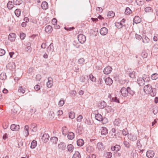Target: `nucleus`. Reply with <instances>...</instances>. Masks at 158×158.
I'll use <instances>...</instances> for the list:
<instances>
[{
    "instance_id": "ea45409f",
    "label": "nucleus",
    "mask_w": 158,
    "mask_h": 158,
    "mask_svg": "<svg viewBox=\"0 0 158 158\" xmlns=\"http://www.w3.org/2000/svg\"><path fill=\"white\" fill-rule=\"evenodd\" d=\"M21 13V11L20 9H16L15 11V13L17 17H19Z\"/></svg>"
},
{
    "instance_id": "b1692460",
    "label": "nucleus",
    "mask_w": 158,
    "mask_h": 158,
    "mask_svg": "<svg viewBox=\"0 0 158 158\" xmlns=\"http://www.w3.org/2000/svg\"><path fill=\"white\" fill-rule=\"evenodd\" d=\"M141 21L140 18L138 16H135L133 20V23L136 24L139 23Z\"/></svg>"
},
{
    "instance_id": "e2e57ef3",
    "label": "nucleus",
    "mask_w": 158,
    "mask_h": 158,
    "mask_svg": "<svg viewBox=\"0 0 158 158\" xmlns=\"http://www.w3.org/2000/svg\"><path fill=\"white\" fill-rule=\"evenodd\" d=\"M52 23L53 25H56L57 24V21L55 18H53L52 20Z\"/></svg>"
},
{
    "instance_id": "338daca9",
    "label": "nucleus",
    "mask_w": 158,
    "mask_h": 158,
    "mask_svg": "<svg viewBox=\"0 0 158 158\" xmlns=\"http://www.w3.org/2000/svg\"><path fill=\"white\" fill-rule=\"evenodd\" d=\"M122 134L123 135H126L128 133V131H127L126 130L123 129L122 131Z\"/></svg>"
},
{
    "instance_id": "a18cd8bd",
    "label": "nucleus",
    "mask_w": 158,
    "mask_h": 158,
    "mask_svg": "<svg viewBox=\"0 0 158 158\" xmlns=\"http://www.w3.org/2000/svg\"><path fill=\"white\" fill-rule=\"evenodd\" d=\"M141 56L143 58H146L148 56V54L146 52L143 51L141 53Z\"/></svg>"
},
{
    "instance_id": "a878e982",
    "label": "nucleus",
    "mask_w": 158,
    "mask_h": 158,
    "mask_svg": "<svg viewBox=\"0 0 158 158\" xmlns=\"http://www.w3.org/2000/svg\"><path fill=\"white\" fill-rule=\"evenodd\" d=\"M29 127L28 125H26L24 127V132L26 136H27L29 135Z\"/></svg>"
},
{
    "instance_id": "bf43d9fd",
    "label": "nucleus",
    "mask_w": 158,
    "mask_h": 158,
    "mask_svg": "<svg viewBox=\"0 0 158 158\" xmlns=\"http://www.w3.org/2000/svg\"><path fill=\"white\" fill-rule=\"evenodd\" d=\"M129 76L130 77L133 78L135 77V73L134 72H131L129 73Z\"/></svg>"
},
{
    "instance_id": "bb28decb",
    "label": "nucleus",
    "mask_w": 158,
    "mask_h": 158,
    "mask_svg": "<svg viewBox=\"0 0 158 158\" xmlns=\"http://www.w3.org/2000/svg\"><path fill=\"white\" fill-rule=\"evenodd\" d=\"M67 137L68 139H73L74 137V134L73 132H70L68 133Z\"/></svg>"
},
{
    "instance_id": "e433bc0d",
    "label": "nucleus",
    "mask_w": 158,
    "mask_h": 158,
    "mask_svg": "<svg viewBox=\"0 0 158 158\" xmlns=\"http://www.w3.org/2000/svg\"><path fill=\"white\" fill-rule=\"evenodd\" d=\"M37 145V142L35 140H33L31 143V148L33 149Z\"/></svg>"
},
{
    "instance_id": "412c9836",
    "label": "nucleus",
    "mask_w": 158,
    "mask_h": 158,
    "mask_svg": "<svg viewBox=\"0 0 158 158\" xmlns=\"http://www.w3.org/2000/svg\"><path fill=\"white\" fill-rule=\"evenodd\" d=\"M15 64L14 63H9L6 65V67L12 70L15 69Z\"/></svg>"
},
{
    "instance_id": "f704fd0d",
    "label": "nucleus",
    "mask_w": 158,
    "mask_h": 158,
    "mask_svg": "<svg viewBox=\"0 0 158 158\" xmlns=\"http://www.w3.org/2000/svg\"><path fill=\"white\" fill-rule=\"evenodd\" d=\"M13 3L16 5H19L23 2L22 0H13Z\"/></svg>"
},
{
    "instance_id": "8fccbe9b",
    "label": "nucleus",
    "mask_w": 158,
    "mask_h": 158,
    "mask_svg": "<svg viewBox=\"0 0 158 158\" xmlns=\"http://www.w3.org/2000/svg\"><path fill=\"white\" fill-rule=\"evenodd\" d=\"M124 145L127 148H129L130 146V145L129 143V142L126 141H124Z\"/></svg>"
},
{
    "instance_id": "6e6d98bb",
    "label": "nucleus",
    "mask_w": 158,
    "mask_h": 158,
    "mask_svg": "<svg viewBox=\"0 0 158 158\" xmlns=\"http://www.w3.org/2000/svg\"><path fill=\"white\" fill-rule=\"evenodd\" d=\"M18 91L19 92L22 93L23 94L25 92V90L23 89L22 87V86L19 87Z\"/></svg>"
},
{
    "instance_id": "dca6fc26",
    "label": "nucleus",
    "mask_w": 158,
    "mask_h": 158,
    "mask_svg": "<svg viewBox=\"0 0 158 158\" xmlns=\"http://www.w3.org/2000/svg\"><path fill=\"white\" fill-rule=\"evenodd\" d=\"M52 30V28L50 25H47L45 27V31L46 33H50Z\"/></svg>"
},
{
    "instance_id": "5701e85b",
    "label": "nucleus",
    "mask_w": 158,
    "mask_h": 158,
    "mask_svg": "<svg viewBox=\"0 0 158 158\" xmlns=\"http://www.w3.org/2000/svg\"><path fill=\"white\" fill-rule=\"evenodd\" d=\"M120 148V147L119 145H117L115 146H112L111 148V150L112 151H118Z\"/></svg>"
},
{
    "instance_id": "4468645a",
    "label": "nucleus",
    "mask_w": 158,
    "mask_h": 158,
    "mask_svg": "<svg viewBox=\"0 0 158 158\" xmlns=\"http://www.w3.org/2000/svg\"><path fill=\"white\" fill-rule=\"evenodd\" d=\"M10 129L12 131H17L19 129V125L13 124L10 126Z\"/></svg>"
},
{
    "instance_id": "774afa93",
    "label": "nucleus",
    "mask_w": 158,
    "mask_h": 158,
    "mask_svg": "<svg viewBox=\"0 0 158 158\" xmlns=\"http://www.w3.org/2000/svg\"><path fill=\"white\" fill-rule=\"evenodd\" d=\"M63 113L62 111L61 110H59L57 112V114L58 115H61Z\"/></svg>"
},
{
    "instance_id": "6e6552de",
    "label": "nucleus",
    "mask_w": 158,
    "mask_h": 158,
    "mask_svg": "<svg viewBox=\"0 0 158 158\" xmlns=\"http://www.w3.org/2000/svg\"><path fill=\"white\" fill-rule=\"evenodd\" d=\"M145 80L143 78L139 77L137 79V82L138 84L140 86H143L144 85Z\"/></svg>"
},
{
    "instance_id": "09e8293b",
    "label": "nucleus",
    "mask_w": 158,
    "mask_h": 158,
    "mask_svg": "<svg viewBox=\"0 0 158 158\" xmlns=\"http://www.w3.org/2000/svg\"><path fill=\"white\" fill-rule=\"evenodd\" d=\"M64 102L63 99H61L59 103V105L60 106H62L64 104Z\"/></svg>"
},
{
    "instance_id": "de8ad7c7",
    "label": "nucleus",
    "mask_w": 158,
    "mask_h": 158,
    "mask_svg": "<svg viewBox=\"0 0 158 158\" xmlns=\"http://www.w3.org/2000/svg\"><path fill=\"white\" fill-rule=\"evenodd\" d=\"M6 52L5 50L3 49H0V56H2L5 54Z\"/></svg>"
},
{
    "instance_id": "473e14b6",
    "label": "nucleus",
    "mask_w": 158,
    "mask_h": 158,
    "mask_svg": "<svg viewBox=\"0 0 158 158\" xmlns=\"http://www.w3.org/2000/svg\"><path fill=\"white\" fill-rule=\"evenodd\" d=\"M6 78V76L4 73H2L0 75V79L2 80H4Z\"/></svg>"
},
{
    "instance_id": "c85d7f7f",
    "label": "nucleus",
    "mask_w": 158,
    "mask_h": 158,
    "mask_svg": "<svg viewBox=\"0 0 158 158\" xmlns=\"http://www.w3.org/2000/svg\"><path fill=\"white\" fill-rule=\"evenodd\" d=\"M50 141L53 143H56L58 141V138L56 137H53L51 138Z\"/></svg>"
},
{
    "instance_id": "cd10ccee",
    "label": "nucleus",
    "mask_w": 158,
    "mask_h": 158,
    "mask_svg": "<svg viewBox=\"0 0 158 158\" xmlns=\"http://www.w3.org/2000/svg\"><path fill=\"white\" fill-rule=\"evenodd\" d=\"M77 145L79 146H82L84 144L83 140L82 139H79L77 141Z\"/></svg>"
},
{
    "instance_id": "c9c22d12",
    "label": "nucleus",
    "mask_w": 158,
    "mask_h": 158,
    "mask_svg": "<svg viewBox=\"0 0 158 158\" xmlns=\"http://www.w3.org/2000/svg\"><path fill=\"white\" fill-rule=\"evenodd\" d=\"M158 78V74L155 73L152 74L151 76V78L152 80H156Z\"/></svg>"
},
{
    "instance_id": "13d9d810",
    "label": "nucleus",
    "mask_w": 158,
    "mask_h": 158,
    "mask_svg": "<svg viewBox=\"0 0 158 158\" xmlns=\"http://www.w3.org/2000/svg\"><path fill=\"white\" fill-rule=\"evenodd\" d=\"M135 37L139 40H140L142 38L141 36L136 34L135 35Z\"/></svg>"
},
{
    "instance_id": "f03ea898",
    "label": "nucleus",
    "mask_w": 158,
    "mask_h": 158,
    "mask_svg": "<svg viewBox=\"0 0 158 158\" xmlns=\"http://www.w3.org/2000/svg\"><path fill=\"white\" fill-rule=\"evenodd\" d=\"M129 89V87H128L127 88L125 87H123L121 88L120 93L123 96L126 97L128 95V90L130 89Z\"/></svg>"
},
{
    "instance_id": "393cba45",
    "label": "nucleus",
    "mask_w": 158,
    "mask_h": 158,
    "mask_svg": "<svg viewBox=\"0 0 158 158\" xmlns=\"http://www.w3.org/2000/svg\"><path fill=\"white\" fill-rule=\"evenodd\" d=\"M142 42L143 43L146 44L148 43L150 41L149 39L146 36H144L142 38Z\"/></svg>"
},
{
    "instance_id": "052dcab7",
    "label": "nucleus",
    "mask_w": 158,
    "mask_h": 158,
    "mask_svg": "<svg viewBox=\"0 0 158 158\" xmlns=\"http://www.w3.org/2000/svg\"><path fill=\"white\" fill-rule=\"evenodd\" d=\"M80 81L82 82H84L85 80V78L84 76H82L80 77Z\"/></svg>"
},
{
    "instance_id": "4be33fe9",
    "label": "nucleus",
    "mask_w": 158,
    "mask_h": 158,
    "mask_svg": "<svg viewBox=\"0 0 158 158\" xmlns=\"http://www.w3.org/2000/svg\"><path fill=\"white\" fill-rule=\"evenodd\" d=\"M41 7L44 10L47 9L48 7V5L47 2L46 1L43 2L41 4Z\"/></svg>"
},
{
    "instance_id": "3c124183",
    "label": "nucleus",
    "mask_w": 158,
    "mask_h": 158,
    "mask_svg": "<svg viewBox=\"0 0 158 158\" xmlns=\"http://www.w3.org/2000/svg\"><path fill=\"white\" fill-rule=\"evenodd\" d=\"M41 78V76L39 74H37L35 77V79L36 81H40Z\"/></svg>"
},
{
    "instance_id": "2f4dec72",
    "label": "nucleus",
    "mask_w": 158,
    "mask_h": 158,
    "mask_svg": "<svg viewBox=\"0 0 158 158\" xmlns=\"http://www.w3.org/2000/svg\"><path fill=\"white\" fill-rule=\"evenodd\" d=\"M115 15V14L112 11H109L108 13L107 16L109 18H111L114 17Z\"/></svg>"
},
{
    "instance_id": "4d7b16f0",
    "label": "nucleus",
    "mask_w": 158,
    "mask_h": 158,
    "mask_svg": "<svg viewBox=\"0 0 158 158\" xmlns=\"http://www.w3.org/2000/svg\"><path fill=\"white\" fill-rule=\"evenodd\" d=\"M26 36V35L23 33H21L20 35V38L22 39H24Z\"/></svg>"
},
{
    "instance_id": "39448f33",
    "label": "nucleus",
    "mask_w": 158,
    "mask_h": 158,
    "mask_svg": "<svg viewBox=\"0 0 158 158\" xmlns=\"http://www.w3.org/2000/svg\"><path fill=\"white\" fill-rule=\"evenodd\" d=\"M128 138L130 140L134 141L137 139V136L135 134L130 133L128 135Z\"/></svg>"
},
{
    "instance_id": "aec40b11",
    "label": "nucleus",
    "mask_w": 158,
    "mask_h": 158,
    "mask_svg": "<svg viewBox=\"0 0 158 158\" xmlns=\"http://www.w3.org/2000/svg\"><path fill=\"white\" fill-rule=\"evenodd\" d=\"M47 51L48 52L51 53L54 50L53 43H52L47 48Z\"/></svg>"
},
{
    "instance_id": "9d476101",
    "label": "nucleus",
    "mask_w": 158,
    "mask_h": 158,
    "mask_svg": "<svg viewBox=\"0 0 158 158\" xmlns=\"http://www.w3.org/2000/svg\"><path fill=\"white\" fill-rule=\"evenodd\" d=\"M49 138V136L47 134H44L42 137V139L44 143L48 141Z\"/></svg>"
},
{
    "instance_id": "0eeeda50",
    "label": "nucleus",
    "mask_w": 158,
    "mask_h": 158,
    "mask_svg": "<svg viewBox=\"0 0 158 158\" xmlns=\"http://www.w3.org/2000/svg\"><path fill=\"white\" fill-rule=\"evenodd\" d=\"M112 70V68L110 66H108L104 69L103 73L105 74H108L111 72Z\"/></svg>"
},
{
    "instance_id": "5fc2aeb1",
    "label": "nucleus",
    "mask_w": 158,
    "mask_h": 158,
    "mask_svg": "<svg viewBox=\"0 0 158 158\" xmlns=\"http://www.w3.org/2000/svg\"><path fill=\"white\" fill-rule=\"evenodd\" d=\"M83 117L81 115H79L77 118V122H81V121Z\"/></svg>"
},
{
    "instance_id": "a211bd4d",
    "label": "nucleus",
    "mask_w": 158,
    "mask_h": 158,
    "mask_svg": "<svg viewBox=\"0 0 158 158\" xmlns=\"http://www.w3.org/2000/svg\"><path fill=\"white\" fill-rule=\"evenodd\" d=\"M101 130V134L102 135H106L108 133V130L105 127H102Z\"/></svg>"
},
{
    "instance_id": "423d86ee",
    "label": "nucleus",
    "mask_w": 158,
    "mask_h": 158,
    "mask_svg": "<svg viewBox=\"0 0 158 158\" xmlns=\"http://www.w3.org/2000/svg\"><path fill=\"white\" fill-rule=\"evenodd\" d=\"M95 118L97 120L99 121H102V123H104V122H103V121L104 120H107V119L105 118H102V116L101 115V114H96L95 115Z\"/></svg>"
},
{
    "instance_id": "0e129e2a",
    "label": "nucleus",
    "mask_w": 158,
    "mask_h": 158,
    "mask_svg": "<svg viewBox=\"0 0 158 158\" xmlns=\"http://www.w3.org/2000/svg\"><path fill=\"white\" fill-rule=\"evenodd\" d=\"M34 89H35V90L38 91L40 89V87L39 85H36L34 87Z\"/></svg>"
},
{
    "instance_id": "7c9ffc66",
    "label": "nucleus",
    "mask_w": 158,
    "mask_h": 158,
    "mask_svg": "<svg viewBox=\"0 0 158 158\" xmlns=\"http://www.w3.org/2000/svg\"><path fill=\"white\" fill-rule=\"evenodd\" d=\"M80 154L78 151L76 152L73 156V158H80Z\"/></svg>"
},
{
    "instance_id": "a19ab883",
    "label": "nucleus",
    "mask_w": 158,
    "mask_h": 158,
    "mask_svg": "<svg viewBox=\"0 0 158 158\" xmlns=\"http://www.w3.org/2000/svg\"><path fill=\"white\" fill-rule=\"evenodd\" d=\"M75 114L73 112H70L69 113V118L73 119L75 118Z\"/></svg>"
},
{
    "instance_id": "c756f323",
    "label": "nucleus",
    "mask_w": 158,
    "mask_h": 158,
    "mask_svg": "<svg viewBox=\"0 0 158 158\" xmlns=\"http://www.w3.org/2000/svg\"><path fill=\"white\" fill-rule=\"evenodd\" d=\"M12 3V1H9L7 4V7L10 10L12 9L14 7V5Z\"/></svg>"
},
{
    "instance_id": "c03bdc74",
    "label": "nucleus",
    "mask_w": 158,
    "mask_h": 158,
    "mask_svg": "<svg viewBox=\"0 0 158 158\" xmlns=\"http://www.w3.org/2000/svg\"><path fill=\"white\" fill-rule=\"evenodd\" d=\"M89 78L92 82H95L96 81V78L94 77L92 74L89 75Z\"/></svg>"
},
{
    "instance_id": "58836bf2",
    "label": "nucleus",
    "mask_w": 158,
    "mask_h": 158,
    "mask_svg": "<svg viewBox=\"0 0 158 158\" xmlns=\"http://www.w3.org/2000/svg\"><path fill=\"white\" fill-rule=\"evenodd\" d=\"M37 125L35 123H33L31 125V128H33L32 129V131L35 132L37 130V128L36 127Z\"/></svg>"
},
{
    "instance_id": "f3484780",
    "label": "nucleus",
    "mask_w": 158,
    "mask_h": 158,
    "mask_svg": "<svg viewBox=\"0 0 158 158\" xmlns=\"http://www.w3.org/2000/svg\"><path fill=\"white\" fill-rule=\"evenodd\" d=\"M106 84L108 85H110L113 83V81L112 79L108 77H107L105 80Z\"/></svg>"
},
{
    "instance_id": "f8f14e48",
    "label": "nucleus",
    "mask_w": 158,
    "mask_h": 158,
    "mask_svg": "<svg viewBox=\"0 0 158 158\" xmlns=\"http://www.w3.org/2000/svg\"><path fill=\"white\" fill-rule=\"evenodd\" d=\"M108 33V29L105 27L102 28L100 30V33L102 35H106Z\"/></svg>"
},
{
    "instance_id": "9b49d317",
    "label": "nucleus",
    "mask_w": 158,
    "mask_h": 158,
    "mask_svg": "<svg viewBox=\"0 0 158 158\" xmlns=\"http://www.w3.org/2000/svg\"><path fill=\"white\" fill-rule=\"evenodd\" d=\"M16 37V35L14 33H10L8 36V39L11 41H14L15 40Z\"/></svg>"
},
{
    "instance_id": "1a4fd4ad",
    "label": "nucleus",
    "mask_w": 158,
    "mask_h": 158,
    "mask_svg": "<svg viewBox=\"0 0 158 158\" xmlns=\"http://www.w3.org/2000/svg\"><path fill=\"white\" fill-rule=\"evenodd\" d=\"M58 147L59 149L61 150H64L66 148V145L63 142H61L58 145Z\"/></svg>"
},
{
    "instance_id": "603ef678",
    "label": "nucleus",
    "mask_w": 158,
    "mask_h": 158,
    "mask_svg": "<svg viewBox=\"0 0 158 158\" xmlns=\"http://www.w3.org/2000/svg\"><path fill=\"white\" fill-rule=\"evenodd\" d=\"M129 88L130 89L128 90V93H129L131 95H133L135 93V92L133 90H131L130 87H129Z\"/></svg>"
},
{
    "instance_id": "f257e3e1",
    "label": "nucleus",
    "mask_w": 158,
    "mask_h": 158,
    "mask_svg": "<svg viewBox=\"0 0 158 158\" xmlns=\"http://www.w3.org/2000/svg\"><path fill=\"white\" fill-rule=\"evenodd\" d=\"M143 90L146 94H149L152 96L155 95L156 94L153 92L152 85L150 84L145 85L144 87Z\"/></svg>"
},
{
    "instance_id": "79ce46f5",
    "label": "nucleus",
    "mask_w": 158,
    "mask_h": 158,
    "mask_svg": "<svg viewBox=\"0 0 158 158\" xmlns=\"http://www.w3.org/2000/svg\"><path fill=\"white\" fill-rule=\"evenodd\" d=\"M85 61V60L83 58H81L78 60V63L80 64L83 65Z\"/></svg>"
},
{
    "instance_id": "20e7f679",
    "label": "nucleus",
    "mask_w": 158,
    "mask_h": 158,
    "mask_svg": "<svg viewBox=\"0 0 158 158\" xmlns=\"http://www.w3.org/2000/svg\"><path fill=\"white\" fill-rule=\"evenodd\" d=\"M126 19H123L120 22L116 23L115 25L118 28H121L124 26L123 24L124 23Z\"/></svg>"
},
{
    "instance_id": "37998d69",
    "label": "nucleus",
    "mask_w": 158,
    "mask_h": 158,
    "mask_svg": "<svg viewBox=\"0 0 158 158\" xmlns=\"http://www.w3.org/2000/svg\"><path fill=\"white\" fill-rule=\"evenodd\" d=\"M131 12V11L129 7L126 8L125 13V14L127 15H129Z\"/></svg>"
},
{
    "instance_id": "2eb2a0df",
    "label": "nucleus",
    "mask_w": 158,
    "mask_h": 158,
    "mask_svg": "<svg viewBox=\"0 0 158 158\" xmlns=\"http://www.w3.org/2000/svg\"><path fill=\"white\" fill-rule=\"evenodd\" d=\"M48 82L47 83V86L48 88H51L53 84V81H52V78L51 77L48 78Z\"/></svg>"
},
{
    "instance_id": "ddd939ff",
    "label": "nucleus",
    "mask_w": 158,
    "mask_h": 158,
    "mask_svg": "<svg viewBox=\"0 0 158 158\" xmlns=\"http://www.w3.org/2000/svg\"><path fill=\"white\" fill-rule=\"evenodd\" d=\"M154 155V152L152 151L149 150L147 152L146 156L149 158L153 157Z\"/></svg>"
},
{
    "instance_id": "864d4df0",
    "label": "nucleus",
    "mask_w": 158,
    "mask_h": 158,
    "mask_svg": "<svg viewBox=\"0 0 158 158\" xmlns=\"http://www.w3.org/2000/svg\"><path fill=\"white\" fill-rule=\"evenodd\" d=\"M120 123V120L118 119H115V120L114 121V124L117 126H118Z\"/></svg>"
},
{
    "instance_id": "6ab92c4d",
    "label": "nucleus",
    "mask_w": 158,
    "mask_h": 158,
    "mask_svg": "<svg viewBox=\"0 0 158 158\" xmlns=\"http://www.w3.org/2000/svg\"><path fill=\"white\" fill-rule=\"evenodd\" d=\"M106 103L104 101H101L100 103L98 104V106L100 109H103L106 106Z\"/></svg>"
},
{
    "instance_id": "69168bd1",
    "label": "nucleus",
    "mask_w": 158,
    "mask_h": 158,
    "mask_svg": "<svg viewBox=\"0 0 158 158\" xmlns=\"http://www.w3.org/2000/svg\"><path fill=\"white\" fill-rule=\"evenodd\" d=\"M96 156L93 154H90L88 156V158H96Z\"/></svg>"
},
{
    "instance_id": "680f3d73",
    "label": "nucleus",
    "mask_w": 158,
    "mask_h": 158,
    "mask_svg": "<svg viewBox=\"0 0 158 158\" xmlns=\"http://www.w3.org/2000/svg\"><path fill=\"white\" fill-rule=\"evenodd\" d=\"M96 10L99 13H101L103 11V9L102 8L100 7H97L96 8Z\"/></svg>"
},
{
    "instance_id": "4c0bfd02",
    "label": "nucleus",
    "mask_w": 158,
    "mask_h": 158,
    "mask_svg": "<svg viewBox=\"0 0 158 158\" xmlns=\"http://www.w3.org/2000/svg\"><path fill=\"white\" fill-rule=\"evenodd\" d=\"M144 10L146 13H148L152 11L153 10L150 7H147L145 8Z\"/></svg>"
},
{
    "instance_id": "7ed1b4c3",
    "label": "nucleus",
    "mask_w": 158,
    "mask_h": 158,
    "mask_svg": "<svg viewBox=\"0 0 158 158\" xmlns=\"http://www.w3.org/2000/svg\"><path fill=\"white\" fill-rule=\"evenodd\" d=\"M78 40L80 43H84L86 41V37L82 34H80L78 36Z\"/></svg>"
},
{
    "instance_id": "72a5a7b5",
    "label": "nucleus",
    "mask_w": 158,
    "mask_h": 158,
    "mask_svg": "<svg viewBox=\"0 0 158 158\" xmlns=\"http://www.w3.org/2000/svg\"><path fill=\"white\" fill-rule=\"evenodd\" d=\"M74 148V147L73 145L72 144H69L67 147V149L69 152H72L73 151V149Z\"/></svg>"
},
{
    "instance_id": "49530a36",
    "label": "nucleus",
    "mask_w": 158,
    "mask_h": 158,
    "mask_svg": "<svg viewBox=\"0 0 158 158\" xmlns=\"http://www.w3.org/2000/svg\"><path fill=\"white\" fill-rule=\"evenodd\" d=\"M85 123L86 124L89 125H92V122L89 119H86Z\"/></svg>"
}]
</instances>
